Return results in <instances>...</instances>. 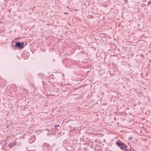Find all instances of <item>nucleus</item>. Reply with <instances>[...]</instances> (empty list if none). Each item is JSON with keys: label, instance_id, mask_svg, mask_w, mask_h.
<instances>
[{"label": "nucleus", "instance_id": "obj_1", "mask_svg": "<svg viewBox=\"0 0 151 151\" xmlns=\"http://www.w3.org/2000/svg\"><path fill=\"white\" fill-rule=\"evenodd\" d=\"M24 44V42H22L21 43L19 42H18L15 43L16 46L18 48L22 49L24 47L23 45Z\"/></svg>", "mask_w": 151, "mask_h": 151}, {"label": "nucleus", "instance_id": "obj_2", "mask_svg": "<svg viewBox=\"0 0 151 151\" xmlns=\"http://www.w3.org/2000/svg\"><path fill=\"white\" fill-rule=\"evenodd\" d=\"M116 144L118 146H121L120 147V148L122 149H124V147H127L126 145H125L124 143L122 142H120V143H119L118 142H116Z\"/></svg>", "mask_w": 151, "mask_h": 151}, {"label": "nucleus", "instance_id": "obj_3", "mask_svg": "<svg viewBox=\"0 0 151 151\" xmlns=\"http://www.w3.org/2000/svg\"><path fill=\"white\" fill-rule=\"evenodd\" d=\"M35 140V137L34 135L31 136L29 140V142L30 143H32L34 142Z\"/></svg>", "mask_w": 151, "mask_h": 151}, {"label": "nucleus", "instance_id": "obj_4", "mask_svg": "<svg viewBox=\"0 0 151 151\" xmlns=\"http://www.w3.org/2000/svg\"><path fill=\"white\" fill-rule=\"evenodd\" d=\"M43 150L47 151V149L48 147V145L46 144H44L42 146Z\"/></svg>", "mask_w": 151, "mask_h": 151}, {"label": "nucleus", "instance_id": "obj_5", "mask_svg": "<svg viewBox=\"0 0 151 151\" xmlns=\"http://www.w3.org/2000/svg\"><path fill=\"white\" fill-rule=\"evenodd\" d=\"M13 143H10L8 145L9 146V147L11 148V147L12 146V145H13Z\"/></svg>", "mask_w": 151, "mask_h": 151}, {"label": "nucleus", "instance_id": "obj_6", "mask_svg": "<svg viewBox=\"0 0 151 151\" xmlns=\"http://www.w3.org/2000/svg\"><path fill=\"white\" fill-rule=\"evenodd\" d=\"M59 126V124H58L57 125H54V127L55 128H56V127H58Z\"/></svg>", "mask_w": 151, "mask_h": 151}, {"label": "nucleus", "instance_id": "obj_7", "mask_svg": "<svg viewBox=\"0 0 151 151\" xmlns=\"http://www.w3.org/2000/svg\"><path fill=\"white\" fill-rule=\"evenodd\" d=\"M13 143V144L12 145V146H15L16 145V143Z\"/></svg>", "mask_w": 151, "mask_h": 151}, {"label": "nucleus", "instance_id": "obj_8", "mask_svg": "<svg viewBox=\"0 0 151 151\" xmlns=\"http://www.w3.org/2000/svg\"><path fill=\"white\" fill-rule=\"evenodd\" d=\"M132 137H129V140H131L132 139Z\"/></svg>", "mask_w": 151, "mask_h": 151}, {"label": "nucleus", "instance_id": "obj_9", "mask_svg": "<svg viewBox=\"0 0 151 151\" xmlns=\"http://www.w3.org/2000/svg\"><path fill=\"white\" fill-rule=\"evenodd\" d=\"M124 151H128V150H124Z\"/></svg>", "mask_w": 151, "mask_h": 151}, {"label": "nucleus", "instance_id": "obj_10", "mask_svg": "<svg viewBox=\"0 0 151 151\" xmlns=\"http://www.w3.org/2000/svg\"><path fill=\"white\" fill-rule=\"evenodd\" d=\"M46 131H49V130H47V129H46Z\"/></svg>", "mask_w": 151, "mask_h": 151}]
</instances>
